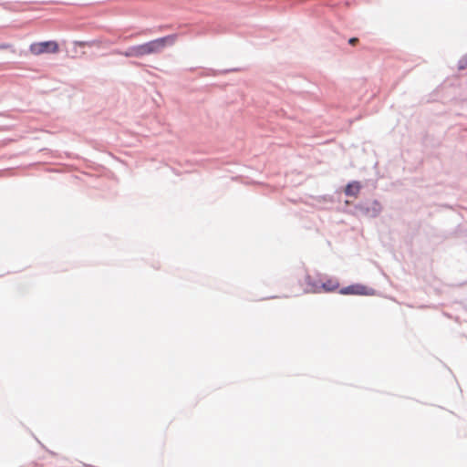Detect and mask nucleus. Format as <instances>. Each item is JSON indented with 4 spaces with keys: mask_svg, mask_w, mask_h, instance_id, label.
Wrapping results in <instances>:
<instances>
[{
    "mask_svg": "<svg viewBox=\"0 0 467 467\" xmlns=\"http://www.w3.org/2000/svg\"><path fill=\"white\" fill-rule=\"evenodd\" d=\"M356 42H358V38L353 37L349 39V44L351 45H355Z\"/></svg>",
    "mask_w": 467,
    "mask_h": 467,
    "instance_id": "obj_7",
    "label": "nucleus"
},
{
    "mask_svg": "<svg viewBox=\"0 0 467 467\" xmlns=\"http://www.w3.org/2000/svg\"><path fill=\"white\" fill-rule=\"evenodd\" d=\"M174 41V35L167 36L138 47L136 52L138 55L161 52L164 47L171 46Z\"/></svg>",
    "mask_w": 467,
    "mask_h": 467,
    "instance_id": "obj_1",
    "label": "nucleus"
},
{
    "mask_svg": "<svg viewBox=\"0 0 467 467\" xmlns=\"http://www.w3.org/2000/svg\"><path fill=\"white\" fill-rule=\"evenodd\" d=\"M339 293L341 295L372 296L374 295V290L364 285L355 284L341 288Z\"/></svg>",
    "mask_w": 467,
    "mask_h": 467,
    "instance_id": "obj_3",
    "label": "nucleus"
},
{
    "mask_svg": "<svg viewBox=\"0 0 467 467\" xmlns=\"http://www.w3.org/2000/svg\"><path fill=\"white\" fill-rule=\"evenodd\" d=\"M305 284L306 285L305 288L306 293H321L320 280L307 275L305 277Z\"/></svg>",
    "mask_w": 467,
    "mask_h": 467,
    "instance_id": "obj_4",
    "label": "nucleus"
},
{
    "mask_svg": "<svg viewBox=\"0 0 467 467\" xmlns=\"http://www.w3.org/2000/svg\"><path fill=\"white\" fill-rule=\"evenodd\" d=\"M321 292H334L339 287V283L336 279L328 278L326 281H321Z\"/></svg>",
    "mask_w": 467,
    "mask_h": 467,
    "instance_id": "obj_5",
    "label": "nucleus"
},
{
    "mask_svg": "<svg viewBox=\"0 0 467 467\" xmlns=\"http://www.w3.org/2000/svg\"><path fill=\"white\" fill-rule=\"evenodd\" d=\"M30 51L34 55L44 53H56L58 51V44L56 41H43L33 43L30 46Z\"/></svg>",
    "mask_w": 467,
    "mask_h": 467,
    "instance_id": "obj_2",
    "label": "nucleus"
},
{
    "mask_svg": "<svg viewBox=\"0 0 467 467\" xmlns=\"http://www.w3.org/2000/svg\"><path fill=\"white\" fill-rule=\"evenodd\" d=\"M361 185L358 182H352L346 186L345 194L347 196L358 197Z\"/></svg>",
    "mask_w": 467,
    "mask_h": 467,
    "instance_id": "obj_6",
    "label": "nucleus"
}]
</instances>
